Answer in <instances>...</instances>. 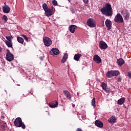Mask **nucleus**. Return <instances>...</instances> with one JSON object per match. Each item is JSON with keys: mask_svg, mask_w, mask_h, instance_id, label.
I'll use <instances>...</instances> for the list:
<instances>
[{"mask_svg": "<svg viewBox=\"0 0 131 131\" xmlns=\"http://www.w3.org/2000/svg\"><path fill=\"white\" fill-rule=\"evenodd\" d=\"M101 12L105 16H112L113 15V10H112V7L111 5L109 4H106L104 7L101 9Z\"/></svg>", "mask_w": 131, "mask_h": 131, "instance_id": "nucleus-1", "label": "nucleus"}, {"mask_svg": "<svg viewBox=\"0 0 131 131\" xmlns=\"http://www.w3.org/2000/svg\"><path fill=\"white\" fill-rule=\"evenodd\" d=\"M14 125L17 127H22L24 129H25V125L22 122L21 118H17L14 121Z\"/></svg>", "mask_w": 131, "mask_h": 131, "instance_id": "nucleus-2", "label": "nucleus"}, {"mask_svg": "<svg viewBox=\"0 0 131 131\" xmlns=\"http://www.w3.org/2000/svg\"><path fill=\"white\" fill-rule=\"evenodd\" d=\"M119 75V71H110L106 73V77L108 78H111L113 76H118Z\"/></svg>", "mask_w": 131, "mask_h": 131, "instance_id": "nucleus-3", "label": "nucleus"}, {"mask_svg": "<svg viewBox=\"0 0 131 131\" xmlns=\"http://www.w3.org/2000/svg\"><path fill=\"white\" fill-rule=\"evenodd\" d=\"M115 22L116 23H123V18L120 13H118L115 17L114 18Z\"/></svg>", "mask_w": 131, "mask_h": 131, "instance_id": "nucleus-4", "label": "nucleus"}, {"mask_svg": "<svg viewBox=\"0 0 131 131\" xmlns=\"http://www.w3.org/2000/svg\"><path fill=\"white\" fill-rule=\"evenodd\" d=\"M44 45L46 46V47H50L51 45H52V40L51 38L48 37H45L43 38Z\"/></svg>", "mask_w": 131, "mask_h": 131, "instance_id": "nucleus-5", "label": "nucleus"}, {"mask_svg": "<svg viewBox=\"0 0 131 131\" xmlns=\"http://www.w3.org/2000/svg\"><path fill=\"white\" fill-rule=\"evenodd\" d=\"M46 16L47 17H50L54 14V8L52 7L51 8H48L45 11Z\"/></svg>", "mask_w": 131, "mask_h": 131, "instance_id": "nucleus-6", "label": "nucleus"}, {"mask_svg": "<svg viewBox=\"0 0 131 131\" xmlns=\"http://www.w3.org/2000/svg\"><path fill=\"white\" fill-rule=\"evenodd\" d=\"M87 25L90 27H96V21L93 18H89L87 21Z\"/></svg>", "mask_w": 131, "mask_h": 131, "instance_id": "nucleus-7", "label": "nucleus"}, {"mask_svg": "<svg viewBox=\"0 0 131 131\" xmlns=\"http://www.w3.org/2000/svg\"><path fill=\"white\" fill-rule=\"evenodd\" d=\"M2 10L5 13V14H9L11 11V8L9 6L7 5L5 3V6H3L2 7Z\"/></svg>", "mask_w": 131, "mask_h": 131, "instance_id": "nucleus-8", "label": "nucleus"}, {"mask_svg": "<svg viewBox=\"0 0 131 131\" xmlns=\"http://www.w3.org/2000/svg\"><path fill=\"white\" fill-rule=\"evenodd\" d=\"M50 54L52 56H56L60 54V51H59V50H58V49L54 48H52L50 51Z\"/></svg>", "mask_w": 131, "mask_h": 131, "instance_id": "nucleus-9", "label": "nucleus"}, {"mask_svg": "<svg viewBox=\"0 0 131 131\" xmlns=\"http://www.w3.org/2000/svg\"><path fill=\"white\" fill-rule=\"evenodd\" d=\"M93 61H94V62L97 64H100L102 62V59H101V57H100L98 55H95L93 56Z\"/></svg>", "mask_w": 131, "mask_h": 131, "instance_id": "nucleus-10", "label": "nucleus"}, {"mask_svg": "<svg viewBox=\"0 0 131 131\" xmlns=\"http://www.w3.org/2000/svg\"><path fill=\"white\" fill-rule=\"evenodd\" d=\"M99 48L101 50H106L108 48V45L103 41H100L99 42Z\"/></svg>", "mask_w": 131, "mask_h": 131, "instance_id": "nucleus-11", "label": "nucleus"}, {"mask_svg": "<svg viewBox=\"0 0 131 131\" xmlns=\"http://www.w3.org/2000/svg\"><path fill=\"white\" fill-rule=\"evenodd\" d=\"M14 59V56H13V54L10 52L9 51H7V53L6 54V59L7 61H12Z\"/></svg>", "mask_w": 131, "mask_h": 131, "instance_id": "nucleus-12", "label": "nucleus"}, {"mask_svg": "<svg viewBox=\"0 0 131 131\" xmlns=\"http://www.w3.org/2000/svg\"><path fill=\"white\" fill-rule=\"evenodd\" d=\"M105 23L106 27H107V30H110L112 27V22L111 20H110V19H106Z\"/></svg>", "mask_w": 131, "mask_h": 131, "instance_id": "nucleus-13", "label": "nucleus"}, {"mask_svg": "<svg viewBox=\"0 0 131 131\" xmlns=\"http://www.w3.org/2000/svg\"><path fill=\"white\" fill-rule=\"evenodd\" d=\"M77 28V27L74 25H71L69 27V30L71 33H74L75 32V29Z\"/></svg>", "mask_w": 131, "mask_h": 131, "instance_id": "nucleus-14", "label": "nucleus"}, {"mask_svg": "<svg viewBox=\"0 0 131 131\" xmlns=\"http://www.w3.org/2000/svg\"><path fill=\"white\" fill-rule=\"evenodd\" d=\"M49 106L51 108H56L58 106V101H55L49 103Z\"/></svg>", "mask_w": 131, "mask_h": 131, "instance_id": "nucleus-15", "label": "nucleus"}, {"mask_svg": "<svg viewBox=\"0 0 131 131\" xmlns=\"http://www.w3.org/2000/svg\"><path fill=\"white\" fill-rule=\"evenodd\" d=\"M108 121L110 123H115L116 122V118L115 117H111L108 119Z\"/></svg>", "mask_w": 131, "mask_h": 131, "instance_id": "nucleus-16", "label": "nucleus"}, {"mask_svg": "<svg viewBox=\"0 0 131 131\" xmlns=\"http://www.w3.org/2000/svg\"><path fill=\"white\" fill-rule=\"evenodd\" d=\"M95 125L98 127H103V124L102 122L99 120H96L95 121Z\"/></svg>", "mask_w": 131, "mask_h": 131, "instance_id": "nucleus-17", "label": "nucleus"}, {"mask_svg": "<svg viewBox=\"0 0 131 131\" xmlns=\"http://www.w3.org/2000/svg\"><path fill=\"white\" fill-rule=\"evenodd\" d=\"M67 59H68V54L67 53H64L62 59H61V62L65 63V62L67 61Z\"/></svg>", "mask_w": 131, "mask_h": 131, "instance_id": "nucleus-18", "label": "nucleus"}, {"mask_svg": "<svg viewBox=\"0 0 131 131\" xmlns=\"http://www.w3.org/2000/svg\"><path fill=\"white\" fill-rule=\"evenodd\" d=\"M125 102V98L124 97H122L118 100V104L119 105H122Z\"/></svg>", "mask_w": 131, "mask_h": 131, "instance_id": "nucleus-19", "label": "nucleus"}, {"mask_svg": "<svg viewBox=\"0 0 131 131\" xmlns=\"http://www.w3.org/2000/svg\"><path fill=\"white\" fill-rule=\"evenodd\" d=\"M80 57H81V54L79 53L75 54V56H74V60H75V61H79Z\"/></svg>", "mask_w": 131, "mask_h": 131, "instance_id": "nucleus-20", "label": "nucleus"}, {"mask_svg": "<svg viewBox=\"0 0 131 131\" xmlns=\"http://www.w3.org/2000/svg\"><path fill=\"white\" fill-rule=\"evenodd\" d=\"M63 94L67 98H69L70 100L71 99V95H70V93L68 91H64Z\"/></svg>", "mask_w": 131, "mask_h": 131, "instance_id": "nucleus-21", "label": "nucleus"}, {"mask_svg": "<svg viewBox=\"0 0 131 131\" xmlns=\"http://www.w3.org/2000/svg\"><path fill=\"white\" fill-rule=\"evenodd\" d=\"M124 18L125 20H128L129 19V13L128 12L126 11L124 14Z\"/></svg>", "mask_w": 131, "mask_h": 131, "instance_id": "nucleus-22", "label": "nucleus"}, {"mask_svg": "<svg viewBox=\"0 0 131 131\" xmlns=\"http://www.w3.org/2000/svg\"><path fill=\"white\" fill-rule=\"evenodd\" d=\"M5 43L8 47V48H12L13 46V43H12V41H5Z\"/></svg>", "mask_w": 131, "mask_h": 131, "instance_id": "nucleus-23", "label": "nucleus"}, {"mask_svg": "<svg viewBox=\"0 0 131 131\" xmlns=\"http://www.w3.org/2000/svg\"><path fill=\"white\" fill-rule=\"evenodd\" d=\"M17 40L19 42V43H22V45H24V39L22 38L21 37H17Z\"/></svg>", "mask_w": 131, "mask_h": 131, "instance_id": "nucleus-24", "label": "nucleus"}, {"mask_svg": "<svg viewBox=\"0 0 131 131\" xmlns=\"http://www.w3.org/2000/svg\"><path fill=\"white\" fill-rule=\"evenodd\" d=\"M117 63L119 66H121L123 64H124V60L122 58H120L118 60Z\"/></svg>", "mask_w": 131, "mask_h": 131, "instance_id": "nucleus-25", "label": "nucleus"}, {"mask_svg": "<svg viewBox=\"0 0 131 131\" xmlns=\"http://www.w3.org/2000/svg\"><path fill=\"white\" fill-rule=\"evenodd\" d=\"M42 8L45 11L49 9L48 8V5L46 3L42 4Z\"/></svg>", "mask_w": 131, "mask_h": 131, "instance_id": "nucleus-26", "label": "nucleus"}, {"mask_svg": "<svg viewBox=\"0 0 131 131\" xmlns=\"http://www.w3.org/2000/svg\"><path fill=\"white\" fill-rule=\"evenodd\" d=\"M92 105L93 106V107L96 106V98H93L92 100Z\"/></svg>", "mask_w": 131, "mask_h": 131, "instance_id": "nucleus-27", "label": "nucleus"}, {"mask_svg": "<svg viewBox=\"0 0 131 131\" xmlns=\"http://www.w3.org/2000/svg\"><path fill=\"white\" fill-rule=\"evenodd\" d=\"M12 38H13V36H6L7 41H12Z\"/></svg>", "mask_w": 131, "mask_h": 131, "instance_id": "nucleus-28", "label": "nucleus"}, {"mask_svg": "<svg viewBox=\"0 0 131 131\" xmlns=\"http://www.w3.org/2000/svg\"><path fill=\"white\" fill-rule=\"evenodd\" d=\"M101 86L103 90H104L107 88V84H106V83H105L104 82H102L101 84Z\"/></svg>", "mask_w": 131, "mask_h": 131, "instance_id": "nucleus-29", "label": "nucleus"}, {"mask_svg": "<svg viewBox=\"0 0 131 131\" xmlns=\"http://www.w3.org/2000/svg\"><path fill=\"white\" fill-rule=\"evenodd\" d=\"M21 36H23V37H24V39H25V40H26V41H28V38L26 36V35H22Z\"/></svg>", "mask_w": 131, "mask_h": 131, "instance_id": "nucleus-30", "label": "nucleus"}, {"mask_svg": "<svg viewBox=\"0 0 131 131\" xmlns=\"http://www.w3.org/2000/svg\"><path fill=\"white\" fill-rule=\"evenodd\" d=\"M52 4H53V6H57V4H58V3L57 2V1L56 0H54L52 2Z\"/></svg>", "mask_w": 131, "mask_h": 131, "instance_id": "nucleus-31", "label": "nucleus"}, {"mask_svg": "<svg viewBox=\"0 0 131 131\" xmlns=\"http://www.w3.org/2000/svg\"><path fill=\"white\" fill-rule=\"evenodd\" d=\"M104 91H105V93H109V92H110V89L109 88H105Z\"/></svg>", "mask_w": 131, "mask_h": 131, "instance_id": "nucleus-32", "label": "nucleus"}, {"mask_svg": "<svg viewBox=\"0 0 131 131\" xmlns=\"http://www.w3.org/2000/svg\"><path fill=\"white\" fill-rule=\"evenodd\" d=\"M3 19H4V20L5 21H8V17H7L6 15L3 16Z\"/></svg>", "mask_w": 131, "mask_h": 131, "instance_id": "nucleus-33", "label": "nucleus"}, {"mask_svg": "<svg viewBox=\"0 0 131 131\" xmlns=\"http://www.w3.org/2000/svg\"><path fill=\"white\" fill-rule=\"evenodd\" d=\"M84 4H88L89 3V0H83Z\"/></svg>", "mask_w": 131, "mask_h": 131, "instance_id": "nucleus-34", "label": "nucleus"}, {"mask_svg": "<svg viewBox=\"0 0 131 131\" xmlns=\"http://www.w3.org/2000/svg\"><path fill=\"white\" fill-rule=\"evenodd\" d=\"M128 76L129 78H131V73L130 72H128Z\"/></svg>", "mask_w": 131, "mask_h": 131, "instance_id": "nucleus-35", "label": "nucleus"}, {"mask_svg": "<svg viewBox=\"0 0 131 131\" xmlns=\"http://www.w3.org/2000/svg\"><path fill=\"white\" fill-rule=\"evenodd\" d=\"M117 79H118V81H121V78L119 77Z\"/></svg>", "mask_w": 131, "mask_h": 131, "instance_id": "nucleus-36", "label": "nucleus"}, {"mask_svg": "<svg viewBox=\"0 0 131 131\" xmlns=\"http://www.w3.org/2000/svg\"><path fill=\"white\" fill-rule=\"evenodd\" d=\"M71 11L72 13H74V9H71Z\"/></svg>", "mask_w": 131, "mask_h": 131, "instance_id": "nucleus-37", "label": "nucleus"}, {"mask_svg": "<svg viewBox=\"0 0 131 131\" xmlns=\"http://www.w3.org/2000/svg\"><path fill=\"white\" fill-rule=\"evenodd\" d=\"M73 107H75V104H73Z\"/></svg>", "mask_w": 131, "mask_h": 131, "instance_id": "nucleus-38", "label": "nucleus"}]
</instances>
